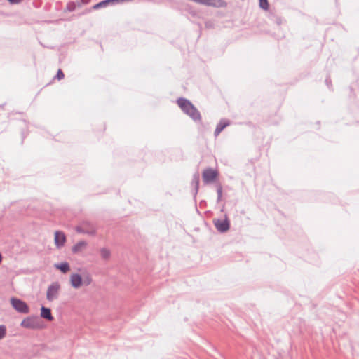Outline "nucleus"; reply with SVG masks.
Masks as SVG:
<instances>
[{"label": "nucleus", "mask_w": 359, "mask_h": 359, "mask_svg": "<svg viewBox=\"0 0 359 359\" xmlns=\"http://www.w3.org/2000/svg\"><path fill=\"white\" fill-rule=\"evenodd\" d=\"M60 288V285L58 282L52 283L48 287L46 292V298L48 301H53L57 297V294Z\"/></svg>", "instance_id": "0eeeda50"}, {"label": "nucleus", "mask_w": 359, "mask_h": 359, "mask_svg": "<svg viewBox=\"0 0 359 359\" xmlns=\"http://www.w3.org/2000/svg\"><path fill=\"white\" fill-rule=\"evenodd\" d=\"M40 316L48 321H52L54 320V317L52 315L51 309L48 307H46L42 305L40 309Z\"/></svg>", "instance_id": "f8f14e48"}, {"label": "nucleus", "mask_w": 359, "mask_h": 359, "mask_svg": "<svg viewBox=\"0 0 359 359\" xmlns=\"http://www.w3.org/2000/svg\"><path fill=\"white\" fill-rule=\"evenodd\" d=\"M213 224L217 231L221 233L227 232L231 227V222L226 214L224 215V219L215 218Z\"/></svg>", "instance_id": "423d86ee"}, {"label": "nucleus", "mask_w": 359, "mask_h": 359, "mask_svg": "<svg viewBox=\"0 0 359 359\" xmlns=\"http://www.w3.org/2000/svg\"><path fill=\"white\" fill-rule=\"evenodd\" d=\"M38 316H30L25 318L21 323L20 326L27 329H41L43 327L42 325L39 322Z\"/></svg>", "instance_id": "39448f33"}, {"label": "nucleus", "mask_w": 359, "mask_h": 359, "mask_svg": "<svg viewBox=\"0 0 359 359\" xmlns=\"http://www.w3.org/2000/svg\"><path fill=\"white\" fill-rule=\"evenodd\" d=\"M215 187H216L217 194V203H219L222 198L223 187H222V184L219 182H216Z\"/></svg>", "instance_id": "f3484780"}, {"label": "nucleus", "mask_w": 359, "mask_h": 359, "mask_svg": "<svg viewBox=\"0 0 359 359\" xmlns=\"http://www.w3.org/2000/svg\"><path fill=\"white\" fill-rule=\"evenodd\" d=\"M67 241L65 233L62 231H55L54 233L55 245L57 249L63 247Z\"/></svg>", "instance_id": "6e6552de"}, {"label": "nucleus", "mask_w": 359, "mask_h": 359, "mask_svg": "<svg viewBox=\"0 0 359 359\" xmlns=\"http://www.w3.org/2000/svg\"><path fill=\"white\" fill-rule=\"evenodd\" d=\"M88 245L87 241L84 240L79 241L72 248V252L73 254H77L85 249Z\"/></svg>", "instance_id": "ddd939ff"}, {"label": "nucleus", "mask_w": 359, "mask_h": 359, "mask_svg": "<svg viewBox=\"0 0 359 359\" xmlns=\"http://www.w3.org/2000/svg\"><path fill=\"white\" fill-rule=\"evenodd\" d=\"M3 261V255L1 254V252H0V264Z\"/></svg>", "instance_id": "7c9ffc66"}, {"label": "nucleus", "mask_w": 359, "mask_h": 359, "mask_svg": "<svg viewBox=\"0 0 359 359\" xmlns=\"http://www.w3.org/2000/svg\"><path fill=\"white\" fill-rule=\"evenodd\" d=\"M199 183H200V175L198 172H195L193 175V178L191 181V186L193 187V189L191 191L194 200L196 202V196L198 192L199 189Z\"/></svg>", "instance_id": "9d476101"}, {"label": "nucleus", "mask_w": 359, "mask_h": 359, "mask_svg": "<svg viewBox=\"0 0 359 359\" xmlns=\"http://www.w3.org/2000/svg\"><path fill=\"white\" fill-rule=\"evenodd\" d=\"M93 11H95V9H93L92 6L90 8H86L83 11H82L81 13H79L77 15V17L79 18V17H81L82 15H86V14L92 12Z\"/></svg>", "instance_id": "a878e982"}, {"label": "nucleus", "mask_w": 359, "mask_h": 359, "mask_svg": "<svg viewBox=\"0 0 359 359\" xmlns=\"http://www.w3.org/2000/svg\"><path fill=\"white\" fill-rule=\"evenodd\" d=\"M100 253L101 257L104 260L109 259L111 257V251L107 248H100Z\"/></svg>", "instance_id": "a211bd4d"}, {"label": "nucleus", "mask_w": 359, "mask_h": 359, "mask_svg": "<svg viewBox=\"0 0 359 359\" xmlns=\"http://www.w3.org/2000/svg\"><path fill=\"white\" fill-rule=\"evenodd\" d=\"M21 135H22V143H23V142H24V140L25 139V137H26V136H27V133H26L25 132V130H22V131H21Z\"/></svg>", "instance_id": "cd10ccee"}, {"label": "nucleus", "mask_w": 359, "mask_h": 359, "mask_svg": "<svg viewBox=\"0 0 359 359\" xmlns=\"http://www.w3.org/2000/svg\"><path fill=\"white\" fill-rule=\"evenodd\" d=\"M199 204L201 208L205 207L207 204V202L205 200H201Z\"/></svg>", "instance_id": "c756f323"}, {"label": "nucleus", "mask_w": 359, "mask_h": 359, "mask_svg": "<svg viewBox=\"0 0 359 359\" xmlns=\"http://www.w3.org/2000/svg\"><path fill=\"white\" fill-rule=\"evenodd\" d=\"M7 334V328L5 325H0V340L4 339Z\"/></svg>", "instance_id": "4be33fe9"}, {"label": "nucleus", "mask_w": 359, "mask_h": 359, "mask_svg": "<svg viewBox=\"0 0 359 359\" xmlns=\"http://www.w3.org/2000/svg\"><path fill=\"white\" fill-rule=\"evenodd\" d=\"M110 6H111V4H110L109 0H102V1H99L98 3L94 4L92 6V8L95 9V11H96V10H99V9L106 8V7Z\"/></svg>", "instance_id": "dca6fc26"}, {"label": "nucleus", "mask_w": 359, "mask_h": 359, "mask_svg": "<svg viewBox=\"0 0 359 359\" xmlns=\"http://www.w3.org/2000/svg\"><path fill=\"white\" fill-rule=\"evenodd\" d=\"M92 277L88 273H86V274L83 276V281L85 285H89L92 283Z\"/></svg>", "instance_id": "412c9836"}, {"label": "nucleus", "mask_w": 359, "mask_h": 359, "mask_svg": "<svg viewBox=\"0 0 359 359\" xmlns=\"http://www.w3.org/2000/svg\"><path fill=\"white\" fill-rule=\"evenodd\" d=\"M259 5L260 8L264 11H268L269 8V3L268 0H259Z\"/></svg>", "instance_id": "aec40b11"}, {"label": "nucleus", "mask_w": 359, "mask_h": 359, "mask_svg": "<svg viewBox=\"0 0 359 359\" xmlns=\"http://www.w3.org/2000/svg\"><path fill=\"white\" fill-rule=\"evenodd\" d=\"M325 83L329 89L332 90H333L331 77L329 74L327 75L325 80Z\"/></svg>", "instance_id": "5701e85b"}, {"label": "nucleus", "mask_w": 359, "mask_h": 359, "mask_svg": "<svg viewBox=\"0 0 359 359\" xmlns=\"http://www.w3.org/2000/svg\"><path fill=\"white\" fill-rule=\"evenodd\" d=\"M91 0H79L76 1L77 8H81L83 5L88 4Z\"/></svg>", "instance_id": "393cba45"}, {"label": "nucleus", "mask_w": 359, "mask_h": 359, "mask_svg": "<svg viewBox=\"0 0 359 359\" xmlns=\"http://www.w3.org/2000/svg\"><path fill=\"white\" fill-rule=\"evenodd\" d=\"M54 266L56 269L60 270L62 273H66L70 270V265L69 262L66 261L55 264Z\"/></svg>", "instance_id": "4468645a"}, {"label": "nucleus", "mask_w": 359, "mask_h": 359, "mask_svg": "<svg viewBox=\"0 0 359 359\" xmlns=\"http://www.w3.org/2000/svg\"><path fill=\"white\" fill-rule=\"evenodd\" d=\"M77 8L76 3L75 1H69L67 4L65 12H73Z\"/></svg>", "instance_id": "6ab92c4d"}, {"label": "nucleus", "mask_w": 359, "mask_h": 359, "mask_svg": "<svg viewBox=\"0 0 359 359\" xmlns=\"http://www.w3.org/2000/svg\"><path fill=\"white\" fill-rule=\"evenodd\" d=\"M75 231L78 233L87 234L89 236H95L97 228L93 222L88 219H83L75 227Z\"/></svg>", "instance_id": "f03ea898"}, {"label": "nucleus", "mask_w": 359, "mask_h": 359, "mask_svg": "<svg viewBox=\"0 0 359 359\" xmlns=\"http://www.w3.org/2000/svg\"><path fill=\"white\" fill-rule=\"evenodd\" d=\"M231 124V121L227 118H222L216 126L214 132V135L217 137L219 135L227 126Z\"/></svg>", "instance_id": "9b49d317"}, {"label": "nucleus", "mask_w": 359, "mask_h": 359, "mask_svg": "<svg viewBox=\"0 0 359 359\" xmlns=\"http://www.w3.org/2000/svg\"><path fill=\"white\" fill-rule=\"evenodd\" d=\"M65 77V74L61 69H59L57 72L56 75L54 76V79L57 80H61Z\"/></svg>", "instance_id": "b1692460"}, {"label": "nucleus", "mask_w": 359, "mask_h": 359, "mask_svg": "<svg viewBox=\"0 0 359 359\" xmlns=\"http://www.w3.org/2000/svg\"><path fill=\"white\" fill-rule=\"evenodd\" d=\"M8 1V3L11 5H15V4H20L23 0H7Z\"/></svg>", "instance_id": "bb28decb"}, {"label": "nucleus", "mask_w": 359, "mask_h": 359, "mask_svg": "<svg viewBox=\"0 0 359 359\" xmlns=\"http://www.w3.org/2000/svg\"><path fill=\"white\" fill-rule=\"evenodd\" d=\"M177 104L182 112L189 116L195 123L201 121V115L198 109L187 98L180 97L177 100Z\"/></svg>", "instance_id": "f257e3e1"}, {"label": "nucleus", "mask_w": 359, "mask_h": 359, "mask_svg": "<svg viewBox=\"0 0 359 359\" xmlns=\"http://www.w3.org/2000/svg\"><path fill=\"white\" fill-rule=\"evenodd\" d=\"M69 280L71 286L74 289H79L83 285V277L78 273H73Z\"/></svg>", "instance_id": "1a4fd4ad"}, {"label": "nucleus", "mask_w": 359, "mask_h": 359, "mask_svg": "<svg viewBox=\"0 0 359 359\" xmlns=\"http://www.w3.org/2000/svg\"><path fill=\"white\" fill-rule=\"evenodd\" d=\"M12 307L19 313L27 314L29 312V305L23 300L13 297L10 299Z\"/></svg>", "instance_id": "20e7f679"}, {"label": "nucleus", "mask_w": 359, "mask_h": 359, "mask_svg": "<svg viewBox=\"0 0 359 359\" xmlns=\"http://www.w3.org/2000/svg\"><path fill=\"white\" fill-rule=\"evenodd\" d=\"M208 0H198V4L207 6V2Z\"/></svg>", "instance_id": "c85d7f7f"}, {"label": "nucleus", "mask_w": 359, "mask_h": 359, "mask_svg": "<svg viewBox=\"0 0 359 359\" xmlns=\"http://www.w3.org/2000/svg\"><path fill=\"white\" fill-rule=\"evenodd\" d=\"M207 6L215 8H224L227 6V3L224 0H208Z\"/></svg>", "instance_id": "2eb2a0df"}, {"label": "nucleus", "mask_w": 359, "mask_h": 359, "mask_svg": "<svg viewBox=\"0 0 359 359\" xmlns=\"http://www.w3.org/2000/svg\"><path fill=\"white\" fill-rule=\"evenodd\" d=\"M219 172L217 170L208 167L202 172V179L205 184L217 182Z\"/></svg>", "instance_id": "7ed1b4c3"}]
</instances>
